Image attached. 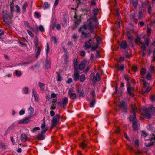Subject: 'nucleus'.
<instances>
[{
  "label": "nucleus",
  "instance_id": "nucleus-46",
  "mask_svg": "<svg viewBox=\"0 0 155 155\" xmlns=\"http://www.w3.org/2000/svg\"><path fill=\"white\" fill-rule=\"evenodd\" d=\"M34 15L35 17L37 18H39L41 16L40 14L37 12H35L34 13Z\"/></svg>",
  "mask_w": 155,
  "mask_h": 155
},
{
  "label": "nucleus",
  "instance_id": "nucleus-24",
  "mask_svg": "<svg viewBox=\"0 0 155 155\" xmlns=\"http://www.w3.org/2000/svg\"><path fill=\"white\" fill-rule=\"evenodd\" d=\"M28 6V4L26 2H25L22 8V12L23 13H25L26 10V8Z\"/></svg>",
  "mask_w": 155,
  "mask_h": 155
},
{
  "label": "nucleus",
  "instance_id": "nucleus-49",
  "mask_svg": "<svg viewBox=\"0 0 155 155\" xmlns=\"http://www.w3.org/2000/svg\"><path fill=\"white\" fill-rule=\"evenodd\" d=\"M49 51V45L48 43L47 44V48H46V55L47 56H48V52Z\"/></svg>",
  "mask_w": 155,
  "mask_h": 155
},
{
  "label": "nucleus",
  "instance_id": "nucleus-34",
  "mask_svg": "<svg viewBox=\"0 0 155 155\" xmlns=\"http://www.w3.org/2000/svg\"><path fill=\"white\" fill-rule=\"evenodd\" d=\"M38 85L40 87V89L41 90H43L45 88V84L39 82Z\"/></svg>",
  "mask_w": 155,
  "mask_h": 155
},
{
  "label": "nucleus",
  "instance_id": "nucleus-52",
  "mask_svg": "<svg viewBox=\"0 0 155 155\" xmlns=\"http://www.w3.org/2000/svg\"><path fill=\"white\" fill-rule=\"evenodd\" d=\"M97 42V44L100 43L101 42V39L99 37H97V38H96Z\"/></svg>",
  "mask_w": 155,
  "mask_h": 155
},
{
  "label": "nucleus",
  "instance_id": "nucleus-29",
  "mask_svg": "<svg viewBox=\"0 0 155 155\" xmlns=\"http://www.w3.org/2000/svg\"><path fill=\"white\" fill-rule=\"evenodd\" d=\"M14 4L13 3H12L10 5V12L13 14L14 12Z\"/></svg>",
  "mask_w": 155,
  "mask_h": 155
},
{
  "label": "nucleus",
  "instance_id": "nucleus-47",
  "mask_svg": "<svg viewBox=\"0 0 155 155\" xmlns=\"http://www.w3.org/2000/svg\"><path fill=\"white\" fill-rule=\"evenodd\" d=\"M145 89H146L145 91V92H144V93H149L151 89V87H147V88H146Z\"/></svg>",
  "mask_w": 155,
  "mask_h": 155
},
{
  "label": "nucleus",
  "instance_id": "nucleus-1",
  "mask_svg": "<svg viewBox=\"0 0 155 155\" xmlns=\"http://www.w3.org/2000/svg\"><path fill=\"white\" fill-rule=\"evenodd\" d=\"M92 18L88 19L87 24L84 25L83 26L81 27L79 29V32L82 34L81 36L82 38H86L88 36V34L85 32L86 30L88 29L92 34L94 33V29L95 25L92 23Z\"/></svg>",
  "mask_w": 155,
  "mask_h": 155
},
{
  "label": "nucleus",
  "instance_id": "nucleus-11",
  "mask_svg": "<svg viewBox=\"0 0 155 155\" xmlns=\"http://www.w3.org/2000/svg\"><path fill=\"white\" fill-rule=\"evenodd\" d=\"M68 94L69 95L70 98L72 99H74L76 98V95L75 93L72 92L71 89H70L68 92Z\"/></svg>",
  "mask_w": 155,
  "mask_h": 155
},
{
  "label": "nucleus",
  "instance_id": "nucleus-12",
  "mask_svg": "<svg viewBox=\"0 0 155 155\" xmlns=\"http://www.w3.org/2000/svg\"><path fill=\"white\" fill-rule=\"evenodd\" d=\"M139 46H140L143 51L142 56L144 57L146 55V53L144 51L146 50V47L145 46L144 44H142L141 42L140 43Z\"/></svg>",
  "mask_w": 155,
  "mask_h": 155
},
{
  "label": "nucleus",
  "instance_id": "nucleus-9",
  "mask_svg": "<svg viewBox=\"0 0 155 155\" xmlns=\"http://www.w3.org/2000/svg\"><path fill=\"white\" fill-rule=\"evenodd\" d=\"M79 72L78 71L77 69H75L74 71V74L73 77V78L75 81H77L79 79Z\"/></svg>",
  "mask_w": 155,
  "mask_h": 155
},
{
  "label": "nucleus",
  "instance_id": "nucleus-63",
  "mask_svg": "<svg viewBox=\"0 0 155 155\" xmlns=\"http://www.w3.org/2000/svg\"><path fill=\"white\" fill-rule=\"evenodd\" d=\"M150 99L152 101H155V97L153 95H152L151 96Z\"/></svg>",
  "mask_w": 155,
  "mask_h": 155
},
{
  "label": "nucleus",
  "instance_id": "nucleus-61",
  "mask_svg": "<svg viewBox=\"0 0 155 155\" xmlns=\"http://www.w3.org/2000/svg\"><path fill=\"white\" fill-rule=\"evenodd\" d=\"M91 95H92V99H94V97L95 96V92L94 91H93L91 93Z\"/></svg>",
  "mask_w": 155,
  "mask_h": 155
},
{
  "label": "nucleus",
  "instance_id": "nucleus-28",
  "mask_svg": "<svg viewBox=\"0 0 155 155\" xmlns=\"http://www.w3.org/2000/svg\"><path fill=\"white\" fill-rule=\"evenodd\" d=\"M51 67V63L50 62L46 60V63L45 66V68L47 69H48L50 68Z\"/></svg>",
  "mask_w": 155,
  "mask_h": 155
},
{
  "label": "nucleus",
  "instance_id": "nucleus-45",
  "mask_svg": "<svg viewBox=\"0 0 155 155\" xmlns=\"http://www.w3.org/2000/svg\"><path fill=\"white\" fill-rule=\"evenodd\" d=\"M24 24L25 26H27L28 27L31 29L32 28V27L30 25L29 23H28V22H27V21L25 22Z\"/></svg>",
  "mask_w": 155,
  "mask_h": 155
},
{
  "label": "nucleus",
  "instance_id": "nucleus-7",
  "mask_svg": "<svg viewBox=\"0 0 155 155\" xmlns=\"http://www.w3.org/2000/svg\"><path fill=\"white\" fill-rule=\"evenodd\" d=\"M125 102L124 101H122L120 102L119 105V107L122 111L124 112H127V107L125 105Z\"/></svg>",
  "mask_w": 155,
  "mask_h": 155
},
{
  "label": "nucleus",
  "instance_id": "nucleus-6",
  "mask_svg": "<svg viewBox=\"0 0 155 155\" xmlns=\"http://www.w3.org/2000/svg\"><path fill=\"white\" fill-rule=\"evenodd\" d=\"M133 115L130 116L129 117V119L130 121H134L136 117V109L134 106H133L132 107Z\"/></svg>",
  "mask_w": 155,
  "mask_h": 155
},
{
  "label": "nucleus",
  "instance_id": "nucleus-18",
  "mask_svg": "<svg viewBox=\"0 0 155 155\" xmlns=\"http://www.w3.org/2000/svg\"><path fill=\"white\" fill-rule=\"evenodd\" d=\"M120 46L123 49H126L128 48V46L125 40H123L121 43Z\"/></svg>",
  "mask_w": 155,
  "mask_h": 155
},
{
  "label": "nucleus",
  "instance_id": "nucleus-54",
  "mask_svg": "<svg viewBox=\"0 0 155 155\" xmlns=\"http://www.w3.org/2000/svg\"><path fill=\"white\" fill-rule=\"evenodd\" d=\"M147 135V133H146L144 131H143L142 132V133L141 134V135L142 137H146Z\"/></svg>",
  "mask_w": 155,
  "mask_h": 155
},
{
  "label": "nucleus",
  "instance_id": "nucleus-23",
  "mask_svg": "<svg viewBox=\"0 0 155 155\" xmlns=\"http://www.w3.org/2000/svg\"><path fill=\"white\" fill-rule=\"evenodd\" d=\"M85 67V63L84 62H81L79 66V68L80 70H83L84 69Z\"/></svg>",
  "mask_w": 155,
  "mask_h": 155
},
{
  "label": "nucleus",
  "instance_id": "nucleus-13",
  "mask_svg": "<svg viewBox=\"0 0 155 155\" xmlns=\"http://www.w3.org/2000/svg\"><path fill=\"white\" fill-rule=\"evenodd\" d=\"M91 40H89L85 43L84 46V49L87 50L90 48L91 45Z\"/></svg>",
  "mask_w": 155,
  "mask_h": 155
},
{
  "label": "nucleus",
  "instance_id": "nucleus-14",
  "mask_svg": "<svg viewBox=\"0 0 155 155\" xmlns=\"http://www.w3.org/2000/svg\"><path fill=\"white\" fill-rule=\"evenodd\" d=\"M41 128L42 130V133L45 134L48 130V128L46 127L45 123V121H44L41 124Z\"/></svg>",
  "mask_w": 155,
  "mask_h": 155
},
{
  "label": "nucleus",
  "instance_id": "nucleus-40",
  "mask_svg": "<svg viewBox=\"0 0 155 155\" xmlns=\"http://www.w3.org/2000/svg\"><path fill=\"white\" fill-rule=\"evenodd\" d=\"M40 129V128L38 127H34L33 129L31 130L32 133H34L37 131L39 130Z\"/></svg>",
  "mask_w": 155,
  "mask_h": 155
},
{
  "label": "nucleus",
  "instance_id": "nucleus-41",
  "mask_svg": "<svg viewBox=\"0 0 155 155\" xmlns=\"http://www.w3.org/2000/svg\"><path fill=\"white\" fill-rule=\"evenodd\" d=\"M142 44H143L146 47V45L147 46H148L149 45V40L148 38H147L144 41V43H142L141 42Z\"/></svg>",
  "mask_w": 155,
  "mask_h": 155
},
{
  "label": "nucleus",
  "instance_id": "nucleus-43",
  "mask_svg": "<svg viewBox=\"0 0 155 155\" xmlns=\"http://www.w3.org/2000/svg\"><path fill=\"white\" fill-rule=\"evenodd\" d=\"M50 5L48 3L46 2L44 3V5L43 6V7L44 8V9H46L49 7Z\"/></svg>",
  "mask_w": 155,
  "mask_h": 155
},
{
  "label": "nucleus",
  "instance_id": "nucleus-50",
  "mask_svg": "<svg viewBox=\"0 0 155 155\" xmlns=\"http://www.w3.org/2000/svg\"><path fill=\"white\" fill-rule=\"evenodd\" d=\"M146 78L148 80H150L151 78V75L150 73H148L146 75Z\"/></svg>",
  "mask_w": 155,
  "mask_h": 155
},
{
  "label": "nucleus",
  "instance_id": "nucleus-39",
  "mask_svg": "<svg viewBox=\"0 0 155 155\" xmlns=\"http://www.w3.org/2000/svg\"><path fill=\"white\" fill-rule=\"evenodd\" d=\"M146 70L145 68H142L141 70L140 74L142 76H143L145 74Z\"/></svg>",
  "mask_w": 155,
  "mask_h": 155
},
{
  "label": "nucleus",
  "instance_id": "nucleus-64",
  "mask_svg": "<svg viewBox=\"0 0 155 155\" xmlns=\"http://www.w3.org/2000/svg\"><path fill=\"white\" fill-rule=\"evenodd\" d=\"M80 55L82 56H84L85 55V52L84 51H81L80 52Z\"/></svg>",
  "mask_w": 155,
  "mask_h": 155
},
{
  "label": "nucleus",
  "instance_id": "nucleus-62",
  "mask_svg": "<svg viewBox=\"0 0 155 155\" xmlns=\"http://www.w3.org/2000/svg\"><path fill=\"white\" fill-rule=\"evenodd\" d=\"M72 81V79L71 78H69L66 81V83L68 84H70Z\"/></svg>",
  "mask_w": 155,
  "mask_h": 155
},
{
  "label": "nucleus",
  "instance_id": "nucleus-44",
  "mask_svg": "<svg viewBox=\"0 0 155 155\" xmlns=\"http://www.w3.org/2000/svg\"><path fill=\"white\" fill-rule=\"evenodd\" d=\"M28 110L30 111V114H32L34 111V109L31 107V106H30L28 108Z\"/></svg>",
  "mask_w": 155,
  "mask_h": 155
},
{
  "label": "nucleus",
  "instance_id": "nucleus-2",
  "mask_svg": "<svg viewBox=\"0 0 155 155\" xmlns=\"http://www.w3.org/2000/svg\"><path fill=\"white\" fill-rule=\"evenodd\" d=\"M143 110L144 112V117L147 119H150L151 117V113L155 111V107L152 106H150L148 108L143 107Z\"/></svg>",
  "mask_w": 155,
  "mask_h": 155
},
{
  "label": "nucleus",
  "instance_id": "nucleus-37",
  "mask_svg": "<svg viewBox=\"0 0 155 155\" xmlns=\"http://www.w3.org/2000/svg\"><path fill=\"white\" fill-rule=\"evenodd\" d=\"M93 101L90 103V106L91 107H93L95 104V100L94 99H92Z\"/></svg>",
  "mask_w": 155,
  "mask_h": 155
},
{
  "label": "nucleus",
  "instance_id": "nucleus-8",
  "mask_svg": "<svg viewBox=\"0 0 155 155\" xmlns=\"http://www.w3.org/2000/svg\"><path fill=\"white\" fill-rule=\"evenodd\" d=\"M59 119L56 118V116H54L52 121V124L51 128L52 129L55 127L59 123Z\"/></svg>",
  "mask_w": 155,
  "mask_h": 155
},
{
  "label": "nucleus",
  "instance_id": "nucleus-42",
  "mask_svg": "<svg viewBox=\"0 0 155 155\" xmlns=\"http://www.w3.org/2000/svg\"><path fill=\"white\" fill-rule=\"evenodd\" d=\"M15 6L16 8V9L15 10L16 12L17 13H19L21 11L20 7L18 5H16Z\"/></svg>",
  "mask_w": 155,
  "mask_h": 155
},
{
  "label": "nucleus",
  "instance_id": "nucleus-51",
  "mask_svg": "<svg viewBox=\"0 0 155 155\" xmlns=\"http://www.w3.org/2000/svg\"><path fill=\"white\" fill-rule=\"evenodd\" d=\"M25 111L24 109L21 110L19 112V114L20 115H23L25 113Z\"/></svg>",
  "mask_w": 155,
  "mask_h": 155
},
{
  "label": "nucleus",
  "instance_id": "nucleus-48",
  "mask_svg": "<svg viewBox=\"0 0 155 155\" xmlns=\"http://www.w3.org/2000/svg\"><path fill=\"white\" fill-rule=\"evenodd\" d=\"M39 30L42 32L44 31V29L43 26L42 25H40L39 27Z\"/></svg>",
  "mask_w": 155,
  "mask_h": 155
},
{
  "label": "nucleus",
  "instance_id": "nucleus-26",
  "mask_svg": "<svg viewBox=\"0 0 155 155\" xmlns=\"http://www.w3.org/2000/svg\"><path fill=\"white\" fill-rule=\"evenodd\" d=\"M115 67L118 70H123L124 68V64L122 65L121 66H119L118 64L116 65Z\"/></svg>",
  "mask_w": 155,
  "mask_h": 155
},
{
  "label": "nucleus",
  "instance_id": "nucleus-17",
  "mask_svg": "<svg viewBox=\"0 0 155 155\" xmlns=\"http://www.w3.org/2000/svg\"><path fill=\"white\" fill-rule=\"evenodd\" d=\"M30 120L28 118H25L18 121L19 124H25L29 122Z\"/></svg>",
  "mask_w": 155,
  "mask_h": 155
},
{
  "label": "nucleus",
  "instance_id": "nucleus-3",
  "mask_svg": "<svg viewBox=\"0 0 155 155\" xmlns=\"http://www.w3.org/2000/svg\"><path fill=\"white\" fill-rule=\"evenodd\" d=\"M2 14L4 21L7 25H8L9 23L8 20L12 18L13 17V14L11 13H8L6 10L3 11Z\"/></svg>",
  "mask_w": 155,
  "mask_h": 155
},
{
  "label": "nucleus",
  "instance_id": "nucleus-21",
  "mask_svg": "<svg viewBox=\"0 0 155 155\" xmlns=\"http://www.w3.org/2000/svg\"><path fill=\"white\" fill-rule=\"evenodd\" d=\"M134 89V88L133 87H131L130 86H129L127 87V90L128 93V94L130 95H132H132V93L131 91Z\"/></svg>",
  "mask_w": 155,
  "mask_h": 155
},
{
  "label": "nucleus",
  "instance_id": "nucleus-33",
  "mask_svg": "<svg viewBox=\"0 0 155 155\" xmlns=\"http://www.w3.org/2000/svg\"><path fill=\"white\" fill-rule=\"evenodd\" d=\"M132 4L134 5V8H136L138 4L137 0H133L132 1Z\"/></svg>",
  "mask_w": 155,
  "mask_h": 155
},
{
  "label": "nucleus",
  "instance_id": "nucleus-30",
  "mask_svg": "<svg viewBox=\"0 0 155 155\" xmlns=\"http://www.w3.org/2000/svg\"><path fill=\"white\" fill-rule=\"evenodd\" d=\"M80 81L81 82H83L85 80V75L84 74H82L79 77Z\"/></svg>",
  "mask_w": 155,
  "mask_h": 155
},
{
  "label": "nucleus",
  "instance_id": "nucleus-32",
  "mask_svg": "<svg viewBox=\"0 0 155 155\" xmlns=\"http://www.w3.org/2000/svg\"><path fill=\"white\" fill-rule=\"evenodd\" d=\"M132 126L133 129L134 130H137V125L136 122H134L133 123Z\"/></svg>",
  "mask_w": 155,
  "mask_h": 155
},
{
  "label": "nucleus",
  "instance_id": "nucleus-16",
  "mask_svg": "<svg viewBox=\"0 0 155 155\" xmlns=\"http://www.w3.org/2000/svg\"><path fill=\"white\" fill-rule=\"evenodd\" d=\"M79 146L81 148L84 149L87 147V143L85 140H83L81 143H80Z\"/></svg>",
  "mask_w": 155,
  "mask_h": 155
},
{
  "label": "nucleus",
  "instance_id": "nucleus-20",
  "mask_svg": "<svg viewBox=\"0 0 155 155\" xmlns=\"http://www.w3.org/2000/svg\"><path fill=\"white\" fill-rule=\"evenodd\" d=\"M21 141L24 142L27 140V136L25 134H22L21 135Z\"/></svg>",
  "mask_w": 155,
  "mask_h": 155
},
{
  "label": "nucleus",
  "instance_id": "nucleus-5",
  "mask_svg": "<svg viewBox=\"0 0 155 155\" xmlns=\"http://www.w3.org/2000/svg\"><path fill=\"white\" fill-rule=\"evenodd\" d=\"M68 97H64L62 99L61 101L58 102V104L60 106H62L64 108H65L68 103Z\"/></svg>",
  "mask_w": 155,
  "mask_h": 155
},
{
  "label": "nucleus",
  "instance_id": "nucleus-4",
  "mask_svg": "<svg viewBox=\"0 0 155 155\" xmlns=\"http://www.w3.org/2000/svg\"><path fill=\"white\" fill-rule=\"evenodd\" d=\"M90 78L93 82H98L100 80L101 77L99 73L95 75L94 73H93L91 74Z\"/></svg>",
  "mask_w": 155,
  "mask_h": 155
},
{
  "label": "nucleus",
  "instance_id": "nucleus-31",
  "mask_svg": "<svg viewBox=\"0 0 155 155\" xmlns=\"http://www.w3.org/2000/svg\"><path fill=\"white\" fill-rule=\"evenodd\" d=\"M14 73L16 74V75L18 77L21 76L22 75L21 72L17 70H15L14 71Z\"/></svg>",
  "mask_w": 155,
  "mask_h": 155
},
{
  "label": "nucleus",
  "instance_id": "nucleus-35",
  "mask_svg": "<svg viewBox=\"0 0 155 155\" xmlns=\"http://www.w3.org/2000/svg\"><path fill=\"white\" fill-rule=\"evenodd\" d=\"M36 48L37 49V52L36 53V57H37L40 54L41 51V49L39 47H37Z\"/></svg>",
  "mask_w": 155,
  "mask_h": 155
},
{
  "label": "nucleus",
  "instance_id": "nucleus-19",
  "mask_svg": "<svg viewBox=\"0 0 155 155\" xmlns=\"http://www.w3.org/2000/svg\"><path fill=\"white\" fill-rule=\"evenodd\" d=\"M44 134H42L41 132V133H39L36 136V138L40 140H44V136L43 135Z\"/></svg>",
  "mask_w": 155,
  "mask_h": 155
},
{
  "label": "nucleus",
  "instance_id": "nucleus-60",
  "mask_svg": "<svg viewBox=\"0 0 155 155\" xmlns=\"http://www.w3.org/2000/svg\"><path fill=\"white\" fill-rule=\"evenodd\" d=\"M27 32L31 37H32L34 36L33 34L29 30H27Z\"/></svg>",
  "mask_w": 155,
  "mask_h": 155
},
{
  "label": "nucleus",
  "instance_id": "nucleus-57",
  "mask_svg": "<svg viewBox=\"0 0 155 155\" xmlns=\"http://www.w3.org/2000/svg\"><path fill=\"white\" fill-rule=\"evenodd\" d=\"M52 39L54 40V43L56 44L57 43V39L55 37L52 36Z\"/></svg>",
  "mask_w": 155,
  "mask_h": 155
},
{
  "label": "nucleus",
  "instance_id": "nucleus-27",
  "mask_svg": "<svg viewBox=\"0 0 155 155\" xmlns=\"http://www.w3.org/2000/svg\"><path fill=\"white\" fill-rule=\"evenodd\" d=\"M127 35L128 38L130 41L133 40V37L131 35L129 31H127Z\"/></svg>",
  "mask_w": 155,
  "mask_h": 155
},
{
  "label": "nucleus",
  "instance_id": "nucleus-59",
  "mask_svg": "<svg viewBox=\"0 0 155 155\" xmlns=\"http://www.w3.org/2000/svg\"><path fill=\"white\" fill-rule=\"evenodd\" d=\"M80 22V21H77L75 22L74 27L75 28H77L78 27V25H79Z\"/></svg>",
  "mask_w": 155,
  "mask_h": 155
},
{
  "label": "nucleus",
  "instance_id": "nucleus-10",
  "mask_svg": "<svg viewBox=\"0 0 155 155\" xmlns=\"http://www.w3.org/2000/svg\"><path fill=\"white\" fill-rule=\"evenodd\" d=\"M32 96H33L36 102L38 101V95L36 91L34 89H33L32 90Z\"/></svg>",
  "mask_w": 155,
  "mask_h": 155
},
{
  "label": "nucleus",
  "instance_id": "nucleus-22",
  "mask_svg": "<svg viewBox=\"0 0 155 155\" xmlns=\"http://www.w3.org/2000/svg\"><path fill=\"white\" fill-rule=\"evenodd\" d=\"M144 15L143 13L141 10H139L138 12V18L139 20H140L144 18Z\"/></svg>",
  "mask_w": 155,
  "mask_h": 155
},
{
  "label": "nucleus",
  "instance_id": "nucleus-38",
  "mask_svg": "<svg viewBox=\"0 0 155 155\" xmlns=\"http://www.w3.org/2000/svg\"><path fill=\"white\" fill-rule=\"evenodd\" d=\"M91 48V50L93 51H94L95 50L97 49L98 47V45L96 44V45H94Z\"/></svg>",
  "mask_w": 155,
  "mask_h": 155
},
{
  "label": "nucleus",
  "instance_id": "nucleus-58",
  "mask_svg": "<svg viewBox=\"0 0 155 155\" xmlns=\"http://www.w3.org/2000/svg\"><path fill=\"white\" fill-rule=\"evenodd\" d=\"M144 88H147L148 87H149V84L148 83L144 82Z\"/></svg>",
  "mask_w": 155,
  "mask_h": 155
},
{
  "label": "nucleus",
  "instance_id": "nucleus-55",
  "mask_svg": "<svg viewBox=\"0 0 155 155\" xmlns=\"http://www.w3.org/2000/svg\"><path fill=\"white\" fill-rule=\"evenodd\" d=\"M147 33H148V35H150L151 32V30L150 28L148 27L147 28Z\"/></svg>",
  "mask_w": 155,
  "mask_h": 155
},
{
  "label": "nucleus",
  "instance_id": "nucleus-56",
  "mask_svg": "<svg viewBox=\"0 0 155 155\" xmlns=\"http://www.w3.org/2000/svg\"><path fill=\"white\" fill-rule=\"evenodd\" d=\"M38 40L37 38L35 39L34 44L35 45L36 47H37L38 45Z\"/></svg>",
  "mask_w": 155,
  "mask_h": 155
},
{
  "label": "nucleus",
  "instance_id": "nucleus-25",
  "mask_svg": "<svg viewBox=\"0 0 155 155\" xmlns=\"http://www.w3.org/2000/svg\"><path fill=\"white\" fill-rule=\"evenodd\" d=\"M23 93L25 94H27L29 93V89L27 87H25L23 89Z\"/></svg>",
  "mask_w": 155,
  "mask_h": 155
},
{
  "label": "nucleus",
  "instance_id": "nucleus-15",
  "mask_svg": "<svg viewBox=\"0 0 155 155\" xmlns=\"http://www.w3.org/2000/svg\"><path fill=\"white\" fill-rule=\"evenodd\" d=\"M93 34H94V37L93 38L90 39V40H91V42L92 46L96 45V44H97L96 43L97 41L96 39V35L95 31H94V33Z\"/></svg>",
  "mask_w": 155,
  "mask_h": 155
},
{
  "label": "nucleus",
  "instance_id": "nucleus-36",
  "mask_svg": "<svg viewBox=\"0 0 155 155\" xmlns=\"http://www.w3.org/2000/svg\"><path fill=\"white\" fill-rule=\"evenodd\" d=\"M15 127L14 125V124H12L10 126L8 127V128L7 129V131L8 132H9L11 130H12V129H13Z\"/></svg>",
  "mask_w": 155,
  "mask_h": 155
},
{
  "label": "nucleus",
  "instance_id": "nucleus-53",
  "mask_svg": "<svg viewBox=\"0 0 155 155\" xmlns=\"http://www.w3.org/2000/svg\"><path fill=\"white\" fill-rule=\"evenodd\" d=\"M154 68L153 66L151 65L149 69L150 72L152 74L154 72Z\"/></svg>",
  "mask_w": 155,
  "mask_h": 155
}]
</instances>
